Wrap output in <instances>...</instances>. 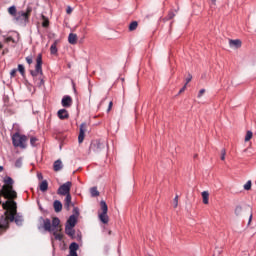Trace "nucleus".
I'll use <instances>...</instances> for the list:
<instances>
[{"label": "nucleus", "instance_id": "obj_1", "mask_svg": "<svg viewBox=\"0 0 256 256\" xmlns=\"http://www.w3.org/2000/svg\"><path fill=\"white\" fill-rule=\"evenodd\" d=\"M3 209H10L9 220L11 222L15 221L16 225H21L23 223V217L17 215V202L13 200H6L2 203Z\"/></svg>", "mask_w": 256, "mask_h": 256}, {"label": "nucleus", "instance_id": "obj_2", "mask_svg": "<svg viewBox=\"0 0 256 256\" xmlns=\"http://www.w3.org/2000/svg\"><path fill=\"white\" fill-rule=\"evenodd\" d=\"M41 219L43 221V227L46 231H48V233L59 231V225H61V220H59V218L54 217L52 219V225L49 218L43 219V217H41Z\"/></svg>", "mask_w": 256, "mask_h": 256}, {"label": "nucleus", "instance_id": "obj_3", "mask_svg": "<svg viewBox=\"0 0 256 256\" xmlns=\"http://www.w3.org/2000/svg\"><path fill=\"white\" fill-rule=\"evenodd\" d=\"M12 144L15 147H20V149H27V136L19 134L16 132L12 136Z\"/></svg>", "mask_w": 256, "mask_h": 256}, {"label": "nucleus", "instance_id": "obj_4", "mask_svg": "<svg viewBox=\"0 0 256 256\" xmlns=\"http://www.w3.org/2000/svg\"><path fill=\"white\" fill-rule=\"evenodd\" d=\"M31 11H33V8L27 7L26 11L17 12L16 16L14 17L15 21H17L19 25H25L29 21Z\"/></svg>", "mask_w": 256, "mask_h": 256}, {"label": "nucleus", "instance_id": "obj_5", "mask_svg": "<svg viewBox=\"0 0 256 256\" xmlns=\"http://www.w3.org/2000/svg\"><path fill=\"white\" fill-rule=\"evenodd\" d=\"M100 207L102 212L98 215L99 220L104 223V225H107V223H109V216L107 215L109 208L107 207V203L102 200L100 202Z\"/></svg>", "mask_w": 256, "mask_h": 256}, {"label": "nucleus", "instance_id": "obj_6", "mask_svg": "<svg viewBox=\"0 0 256 256\" xmlns=\"http://www.w3.org/2000/svg\"><path fill=\"white\" fill-rule=\"evenodd\" d=\"M105 147H107V142L105 140H94L90 145V151L101 153Z\"/></svg>", "mask_w": 256, "mask_h": 256}, {"label": "nucleus", "instance_id": "obj_7", "mask_svg": "<svg viewBox=\"0 0 256 256\" xmlns=\"http://www.w3.org/2000/svg\"><path fill=\"white\" fill-rule=\"evenodd\" d=\"M11 213L10 209H5L4 215L0 217V229H7L9 227V214Z\"/></svg>", "mask_w": 256, "mask_h": 256}, {"label": "nucleus", "instance_id": "obj_8", "mask_svg": "<svg viewBox=\"0 0 256 256\" xmlns=\"http://www.w3.org/2000/svg\"><path fill=\"white\" fill-rule=\"evenodd\" d=\"M58 195H69L71 194V182H65L64 184H62L57 191Z\"/></svg>", "mask_w": 256, "mask_h": 256}, {"label": "nucleus", "instance_id": "obj_9", "mask_svg": "<svg viewBox=\"0 0 256 256\" xmlns=\"http://www.w3.org/2000/svg\"><path fill=\"white\" fill-rule=\"evenodd\" d=\"M85 131H87V124L82 123L80 125V132H79V136H78V143H83V141L85 140Z\"/></svg>", "mask_w": 256, "mask_h": 256}, {"label": "nucleus", "instance_id": "obj_10", "mask_svg": "<svg viewBox=\"0 0 256 256\" xmlns=\"http://www.w3.org/2000/svg\"><path fill=\"white\" fill-rule=\"evenodd\" d=\"M61 105L62 107H65V108L71 107V105H73V99L71 98V96L69 95L64 96L62 98Z\"/></svg>", "mask_w": 256, "mask_h": 256}, {"label": "nucleus", "instance_id": "obj_11", "mask_svg": "<svg viewBox=\"0 0 256 256\" xmlns=\"http://www.w3.org/2000/svg\"><path fill=\"white\" fill-rule=\"evenodd\" d=\"M75 225H77V216L71 215L66 222V226L75 227Z\"/></svg>", "mask_w": 256, "mask_h": 256}, {"label": "nucleus", "instance_id": "obj_12", "mask_svg": "<svg viewBox=\"0 0 256 256\" xmlns=\"http://www.w3.org/2000/svg\"><path fill=\"white\" fill-rule=\"evenodd\" d=\"M30 73L34 80H36L39 75H43V68L38 69L37 66H35V70H31Z\"/></svg>", "mask_w": 256, "mask_h": 256}, {"label": "nucleus", "instance_id": "obj_13", "mask_svg": "<svg viewBox=\"0 0 256 256\" xmlns=\"http://www.w3.org/2000/svg\"><path fill=\"white\" fill-rule=\"evenodd\" d=\"M55 213H61L63 210V204L59 200H55L53 203Z\"/></svg>", "mask_w": 256, "mask_h": 256}, {"label": "nucleus", "instance_id": "obj_14", "mask_svg": "<svg viewBox=\"0 0 256 256\" xmlns=\"http://www.w3.org/2000/svg\"><path fill=\"white\" fill-rule=\"evenodd\" d=\"M59 119H69V112L66 109H60L57 113Z\"/></svg>", "mask_w": 256, "mask_h": 256}, {"label": "nucleus", "instance_id": "obj_15", "mask_svg": "<svg viewBox=\"0 0 256 256\" xmlns=\"http://www.w3.org/2000/svg\"><path fill=\"white\" fill-rule=\"evenodd\" d=\"M68 43H70V45H77V34L70 33L68 35Z\"/></svg>", "mask_w": 256, "mask_h": 256}, {"label": "nucleus", "instance_id": "obj_16", "mask_svg": "<svg viewBox=\"0 0 256 256\" xmlns=\"http://www.w3.org/2000/svg\"><path fill=\"white\" fill-rule=\"evenodd\" d=\"M65 233L68 235V237H74L75 235V229L74 226H65Z\"/></svg>", "mask_w": 256, "mask_h": 256}, {"label": "nucleus", "instance_id": "obj_17", "mask_svg": "<svg viewBox=\"0 0 256 256\" xmlns=\"http://www.w3.org/2000/svg\"><path fill=\"white\" fill-rule=\"evenodd\" d=\"M66 196V198H65V200H64V207L67 209V210H69V209H71V194H66L65 195Z\"/></svg>", "mask_w": 256, "mask_h": 256}, {"label": "nucleus", "instance_id": "obj_18", "mask_svg": "<svg viewBox=\"0 0 256 256\" xmlns=\"http://www.w3.org/2000/svg\"><path fill=\"white\" fill-rule=\"evenodd\" d=\"M229 45L230 47H235V49H239V47H241V40H229Z\"/></svg>", "mask_w": 256, "mask_h": 256}, {"label": "nucleus", "instance_id": "obj_19", "mask_svg": "<svg viewBox=\"0 0 256 256\" xmlns=\"http://www.w3.org/2000/svg\"><path fill=\"white\" fill-rule=\"evenodd\" d=\"M54 171H61L63 169V162L61 160H56L53 164Z\"/></svg>", "mask_w": 256, "mask_h": 256}, {"label": "nucleus", "instance_id": "obj_20", "mask_svg": "<svg viewBox=\"0 0 256 256\" xmlns=\"http://www.w3.org/2000/svg\"><path fill=\"white\" fill-rule=\"evenodd\" d=\"M49 189V183L47 182V180H43L40 183V191H42V193H45V191H47Z\"/></svg>", "mask_w": 256, "mask_h": 256}, {"label": "nucleus", "instance_id": "obj_21", "mask_svg": "<svg viewBox=\"0 0 256 256\" xmlns=\"http://www.w3.org/2000/svg\"><path fill=\"white\" fill-rule=\"evenodd\" d=\"M59 43V40H55L54 43L50 47V53L51 55H57V44Z\"/></svg>", "mask_w": 256, "mask_h": 256}, {"label": "nucleus", "instance_id": "obj_22", "mask_svg": "<svg viewBox=\"0 0 256 256\" xmlns=\"http://www.w3.org/2000/svg\"><path fill=\"white\" fill-rule=\"evenodd\" d=\"M36 67L37 69H40L43 67V57L41 56V54H38L36 58Z\"/></svg>", "mask_w": 256, "mask_h": 256}, {"label": "nucleus", "instance_id": "obj_23", "mask_svg": "<svg viewBox=\"0 0 256 256\" xmlns=\"http://www.w3.org/2000/svg\"><path fill=\"white\" fill-rule=\"evenodd\" d=\"M202 199H203L204 205H209V192L208 191L202 192Z\"/></svg>", "mask_w": 256, "mask_h": 256}, {"label": "nucleus", "instance_id": "obj_24", "mask_svg": "<svg viewBox=\"0 0 256 256\" xmlns=\"http://www.w3.org/2000/svg\"><path fill=\"white\" fill-rule=\"evenodd\" d=\"M70 253H77V249H79V244H77V242H72L70 244Z\"/></svg>", "mask_w": 256, "mask_h": 256}, {"label": "nucleus", "instance_id": "obj_25", "mask_svg": "<svg viewBox=\"0 0 256 256\" xmlns=\"http://www.w3.org/2000/svg\"><path fill=\"white\" fill-rule=\"evenodd\" d=\"M8 13H9V15H12V17H16L17 16V7H15V6H10L9 8H8Z\"/></svg>", "mask_w": 256, "mask_h": 256}, {"label": "nucleus", "instance_id": "obj_26", "mask_svg": "<svg viewBox=\"0 0 256 256\" xmlns=\"http://www.w3.org/2000/svg\"><path fill=\"white\" fill-rule=\"evenodd\" d=\"M57 231H59V230H52L54 239H55L56 241H63V235L57 233Z\"/></svg>", "mask_w": 256, "mask_h": 256}, {"label": "nucleus", "instance_id": "obj_27", "mask_svg": "<svg viewBox=\"0 0 256 256\" xmlns=\"http://www.w3.org/2000/svg\"><path fill=\"white\" fill-rule=\"evenodd\" d=\"M14 165H15L16 169H21V167H23V157L16 159Z\"/></svg>", "mask_w": 256, "mask_h": 256}, {"label": "nucleus", "instance_id": "obj_28", "mask_svg": "<svg viewBox=\"0 0 256 256\" xmlns=\"http://www.w3.org/2000/svg\"><path fill=\"white\" fill-rule=\"evenodd\" d=\"M90 193H91L92 197H99V190H97V187H92L90 189Z\"/></svg>", "mask_w": 256, "mask_h": 256}, {"label": "nucleus", "instance_id": "obj_29", "mask_svg": "<svg viewBox=\"0 0 256 256\" xmlns=\"http://www.w3.org/2000/svg\"><path fill=\"white\" fill-rule=\"evenodd\" d=\"M234 213L237 217H239V215H241V213H243V207L241 206H236Z\"/></svg>", "mask_w": 256, "mask_h": 256}, {"label": "nucleus", "instance_id": "obj_30", "mask_svg": "<svg viewBox=\"0 0 256 256\" xmlns=\"http://www.w3.org/2000/svg\"><path fill=\"white\" fill-rule=\"evenodd\" d=\"M221 253H223V248L221 247H216L213 253V256H220Z\"/></svg>", "mask_w": 256, "mask_h": 256}, {"label": "nucleus", "instance_id": "obj_31", "mask_svg": "<svg viewBox=\"0 0 256 256\" xmlns=\"http://www.w3.org/2000/svg\"><path fill=\"white\" fill-rule=\"evenodd\" d=\"M139 24L137 23V21H133L130 25H129V31H135V29H137V26Z\"/></svg>", "mask_w": 256, "mask_h": 256}, {"label": "nucleus", "instance_id": "obj_32", "mask_svg": "<svg viewBox=\"0 0 256 256\" xmlns=\"http://www.w3.org/2000/svg\"><path fill=\"white\" fill-rule=\"evenodd\" d=\"M34 81H36V85L38 86V87H41L42 85H45V81L42 79V77L40 76L39 77V79L37 80H34Z\"/></svg>", "mask_w": 256, "mask_h": 256}, {"label": "nucleus", "instance_id": "obj_33", "mask_svg": "<svg viewBox=\"0 0 256 256\" xmlns=\"http://www.w3.org/2000/svg\"><path fill=\"white\" fill-rule=\"evenodd\" d=\"M251 185H252L251 180H248V181L246 182V184H244V189H245V191H250V190H251Z\"/></svg>", "mask_w": 256, "mask_h": 256}, {"label": "nucleus", "instance_id": "obj_34", "mask_svg": "<svg viewBox=\"0 0 256 256\" xmlns=\"http://www.w3.org/2000/svg\"><path fill=\"white\" fill-rule=\"evenodd\" d=\"M253 137V132L247 131L246 136H245V141H251V138Z\"/></svg>", "mask_w": 256, "mask_h": 256}, {"label": "nucleus", "instance_id": "obj_35", "mask_svg": "<svg viewBox=\"0 0 256 256\" xmlns=\"http://www.w3.org/2000/svg\"><path fill=\"white\" fill-rule=\"evenodd\" d=\"M30 145L32 147H37V138L36 137H31L30 138Z\"/></svg>", "mask_w": 256, "mask_h": 256}, {"label": "nucleus", "instance_id": "obj_36", "mask_svg": "<svg viewBox=\"0 0 256 256\" xmlns=\"http://www.w3.org/2000/svg\"><path fill=\"white\" fill-rule=\"evenodd\" d=\"M18 71L21 73V75H25V66H23V64H19Z\"/></svg>", "mask_w": 256, "mask_h": 256}, {"label": "nucleus", "instance_id": "obj_37", "mask_svg": "<svg viewBox=\"0 0 256 256\" xmlns=\"http://www.w3.org/2000/svg\"><path fill=\"white\" fill-rule=\"evenodd\" d=\"M173 17H175V12L170 11L168 13V16L165 18L166 21H169L170 19H173Z\"/></svg>", "mask_w": 256, "mask_h": 256}, {"label": "nucleus", "instance_id": "obj_38", "mask_svg": "<svg viewBox=\"0 0 256 256\" xmlns=\"http://www.w3.org/2000/svg\"><path fill=\"white\" fill-rule=\"evenodd\" d=\"M173 205H174V208H177V206L179 205V196H175L173 200Z\"/></svg>", "mask_w": 256, "mask_h": 256}, {"label": "nucleus", "instance_id": "obj_39", "mask_svg": "<svg viewBox=\"0 0 256 256\" xmlns=\"http://www.w3.org/2000/svg\"><path fill=\"white\" fill-rule=\"evenodd\" d=\"M11 41H12V43H15V39H13V37L9 36V37L5 38V43H11Z\"/></svg>", "mask_w": 256, "mask_h": 256}, {"label": "nucleus", "instance_id": "obj_40", "mask_svg": "<svg viewBox=\"0 0 256 256\" xmlns=\"http://www.w3.org/2000/svg\"><path fill=\"white\" fill-rule=\"evenodd\" d=\"M26 63H28V65H31V63H33V56H27Z\"/></svg>", "mask_w": 256, "mask_h": 256}, {"label": "nucleus", "instance_id": "obj_41", "mask_svg": "<svg viewBox=\"0 0 256 256\" xmlns=\"http://www.w3.org/2000/svg\"><path fill=\"white\" fill-rule=\"evenodd\" d=\"M193 79V76L191 74H188V77L186 78V83L185 85H187L188 83H191V80Z\"/></svg>", "mask_w": 256, "mask_h": 256}, {"label": "nucleus", "instance_id": "obj_42", "mask_svg": "<svg viewBox=\"0 0 256 256\" xmlns=\"http://www.w3.org/2000/svg\"><path fill=\"white\" fill-rule=\"evenodd\" d=\"M225 155H226L225 149H222L221 150V161H225Z\"/></svg>", "mask_w": 256, "mask_h": 256}, {"label": "nucleus", "instance_id": "obj_43", "mask_svg": "<svg viewBox=\"0 0 256 256\" xmlns=\"http://www.w3.org/2000/svg\"><path fill=\"white\" fill-rule=\"evenodd\" d=\"M203 95H205V89H201L198 93V98L203 97Z\"/></svg>", "mask_w": 256, "mask_h": 256}, {"label": "nucleus", "instance_id": "obj_44", "mask_svg": "<svg viewBox=\"0 0 256 256\" xmlns=\"http://www.w3.org/2000/svg\"><path fill=\"white\" fill-rule=\"evenodd\" d=\"M15 75H17V69L11 70L10 76H11V77H15Z\"/></svg>", "mask_w": 256, "mask_h": 256}, {"label": "nucleus", "instance_id": "obj_45", "mask_svg": "<svg viewBox=\"0 0 256 256\" xmlns=\"http://www.w3.org/2000/svg\"><path fill=\"white\" fill-rule=\"evenodd\" d=\"M43 27H49V20H44L42 23Z\"/></svg>", "mask_w": 256, "mask_h": 256}, {"label": "nucleus", "instance_id": "obj_46", "mask_svg": "<svg viewBox=\"0 0 256 256\" xmlns=\"http://www.w3.org/2000/svg\"><path fill=\"white\" fill-rule=\"evenodd\" d=\"M251 221H253V212L250 213L248 225H251Z\"/></svg>", "mask_w": 256, "mask_h": 256}, {"label": "nucleus", "instance_id": "obj_47", "mask_svg": "<svg viewBox=\"0 0 256 256\" xmlns=\"http://www.w3.org/2000/svg\"><path fill=\"white\" fill-rule=\"evenodd\" d=\"M112 108H113V102H110L108 105L107 113H109V111H111Z\"/></svg>", "mask_w": 256, "mask_h": 256}, {"label": "nucleus", "instance_id": "obj_48", "mask_svg": "<svg viewBox=\"0 0 256 256\" xmlns=\"http://www.w3.org/2000/svg\"><path fill=\"white\" fill-rule=\"evenodd\" d=\"M185 89H187V84H185L179 91V94L183 93V91H185Z\"/></svg>", "mask_w": 256, "mask_h": 256}, {"label": "nucleus", "instance_id": "obj_49", "mask_svg": "<svg viewBox=\"0 0 256 256\" xmlns=\"http://www.w3.org/2000/svg\"><path fill=\"white\" fill-rule=\"evenodd\" d=\"M66 12H67L68 14L72 13V12H73V8H71L70 6H68Z\"/></svg>", "mask_w": 256, "mask_h": 256}, {"label": "nucleus", "instance_id": "obj_50", "mask_svg": "<svg viewBox=\"0 0 256 256\" xmlns=\"http://www.w3.org/2000/svg\"><path fill=\"white\" fill-rule=\"evenodd\" d=\"M69 256H79V255H77V252H70Z\"/></svg>", "mask_w": 256, "mask_h": 256}, {"label": "nucleus", "instance_id": "obj_51", "mask_svg": "<svg viewBox=\"0 0 256 256\" xmlns=\"http://www.w3.org/2000/svg\"><path fill=\"white\" fill-rule=\"evenodd\" d=\"M38 179H43V174H37Z\"/></svg>", "mask_w": 256, "mask_h": 256}, {"label": "nucleus", "instance_id": "obj_52", "mask_svg": "<svg viewBox=\"0 0 256 256\" xmlns=\"http://www.w3.org/2000/svg\"><path fill=\"white\" fill-rule=\"evenodd\" d=\"M38 205H39L40 211H43V206H41V204L39 202H38Z\"/></svg>", "mask_w": 256, "mask_h": 256}, {"label": "nucleus", "instance_id": "obj_53", "mask_svg": "<svg viewBox=\"0 0 256 256\" xmlns=\"http://www.w3.org/2000/svg\"><path fill=\"white\" fill-rule=\"evenodd\" d=\"M0 49H3V43L0 42Z\"/></svg>", "mask_w": 256, "mask_h": 256}, {"label": "nucleus", "instance_id": "obj_54", "mask_svg": "<svg viewBox=\"0 0 256 256\" xmlns=\"http://www.w3.org/2000/svg\"><path fill=\"white\" fill-rule=\"evenodd\" d=\"M3 172V166H0V173Z\"/></svg>", "mask_w": 256, "mask_h": 256}, {"label": "nucleus", "instance_id": "obj_55", "mask_svg": "<svg viewBox=\"0 0 256 256\" xmlns=\"http://www.w3.org/2000/svg\"><path fill=\"white\" fill-rule=\"evenodd\" d=\"M52 244H53V238H51Z\"/></svg>", "mask_w": 256, "mask_h": 256}, {"label": "nucleus", "instance_id": "obj_56", "mask_svg": "<svg viewBox=\"0 0 256 256\" xmlns=\"http://www.w3.org/2000/svg\"><path fill=\"white\" fill-rule=\"evenodd\" d=\"M213 2H216L217 0H212Z\"/></svg>", "mask_w": 256, "mask_h": 256}]
</instances>
